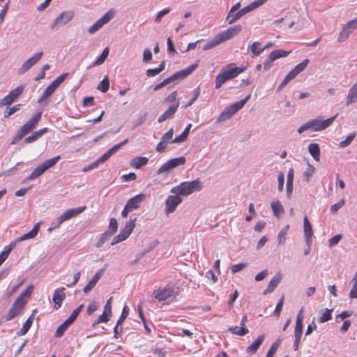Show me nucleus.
<instances>
[{
    "label": "nucleus",
    "instance_id": "nucleus-39",
    "mask_svg": "<svg viewBox=\"0 0 357 357\" xmlns=\"http://www.w3.org/2000/svg\"><path fill=\"white\" fill-rule=\"evenodd\" d=\"M179 106V100H177L176 101V103L174 105H172L169 108L163 113L164 115L167 117V119H171L173 117L174 114L176 113L178 107Z\"/></svg>",
    "mask_w": 357,
    "mask_h": 357
},
{
    "label": "nucleus",
    "instance_id": "nucleus-25",
    "mask_svg": "<svg viewBox=\"0 0 357 357\" xmlns=\"http://www.w3.org/2000/svg\"><path fill=\"white\" fill-rule=\"evenodd\" d=\"M235 114L233 108L231 106L227 107L219 115L217 122H223L227 119H230Z\"/></svg>",
    "mask_w": 357,
    "mask_h": 357
},
{
    "label": "nucleus",
    "instance_id": "nucleus-20",
    "mask_svg": "<svg viewBox=\"0 0 357 357\" xmlns=\"http://www.w3.org/2000/svg\"><path fill=\"white\" fill-rule=\"evenodd\" d=\"M281 280L282 275L280 273H278L269 282V284H268V287L264 289L263 294L266 295L273 292L274 289L278 287Z\"/></svg>",
    "mask_w": 357,
    "mask_h": 357
},
{
    "label": "nucleus",
    "instance_id": "nucleus-29",
    "mask_svg": "<svg viewBox=\"0 0 357 357\" xmlns=\"http://www.w3.org/2000/svg\"><path fill=\"white\" fill-rule=\"evenodd\" d=\"M308 151L312 158L316 160H319L320 149L318 144L311 143L308 145Z\"/></svg>",
    "mask_w": 357,
    "mask_h": 357
},
{
    "label": "nucleus",
    "instance_id": "nucleus-64",
    "mask_svg": "<svg viewBox=\"0 0 357 357\" xmlns=\"http://www.w3.org/2000/svg\"><path fill=\"white\" fill-rule=\"evenodd\" d=\"M342 236L341 234H337L329 239L328 245L330 247L336 245L339 241L342 239Z\"/></svg>",
    "mask_w": 357,
    "mask_h": 357
},
{
    "label": "nucleus",
    "instance_id": "nucleus-34",
    "mask_svg": "<svg viewBox=\"0 0 357 357\" xmlns=\"http://www.w3.org/2000/svg\"><path fill=\"white\" fill-rule=\"evenodd\" d=\"M310 61L309 59H304L301 63L296 65L291 70V72L294 75V76H297L300 73L303 71L305 68L308 65Z\"/></svg>",
    "mask_w": 357,
    "mask_h": 357
},
{
    "label": "nucleus",
    "instance_id": "nucleus-3",
    "mask_svg": "<svg viewBox=\"0 0 357 357\" xmlns=\"http://www.w3.org/2000/svg\"><path fill=\"white\" fill-rule=\"evenodd\" d=\"M61 158L60 155H56L51 159L45 160L43 163L38 165L32 173L27 177V180H34L41 176L47 169L54 166Z\"/></svg>",
    "mask_w": 357,
    "mask_h": 357
},
{
    "label": "nucleus",
    "instance_id": "nucleus-6",
    "mask_svg": "<svg viewBox=\"0 0 357 357\" xmlns=\"http://www.w3.org/2000/svg\"><path fill=\"white\" fill-rule=\"evenodd\" d=\"M186 160L183 156L172 158L165 162L157 171V174L167 175L172 169L185 164Z\"/></svg>",
    "mask_w": 357,
    "mask_h": 357
},
{
    "label": "nucleus",
    "instance_id": "nucleus-59",
    "mask_svg": "<svg viewBox=\"0 0 357 357\" xmlns=\"http://www.w3.org/2000/svg\"><path fill=\"white\" fill-rule=\"evenodd\" d=\"M284 299V296H282V298H280V300L277 303L276 307L274 310V314L278 317H280L281 311L282 310Z\"/></svg>",
    "mask_w": 357,
    "mask_h": 357
},
{
    "label": "nucleus",
    "instance_id": "nucleus-23",
    "mask_svg": "<svg viewBox=\"0 0 357 357\" xmlns=\"http://www.w3.org/2000/svg\"><path fill=\"white\" fill-rule=\"evenodd\" d=\"M355 102H357V82L349 89L346 97L345 104L347 106H349Z\"/></svg>",
    "mask_w": 357,
    "mask_h": 357
},
{
    "label": "nucleus",
    "instance_id": "nucleus-52",
    "mask_svg": "<svg viewBox=\"0 0 357 357\" xmlns=\"http://www.w3.org/2000/svg\"><path fill=\"white\" fill-rule=\"evenodd\" d=\"M128 142V139H126L125 140H123L121 143H119V144L114 145V146H112L111 149H109L107 151H108V154L109 153L111 155H112L116 152H117L118 150H119L123 146L126 145Z\"/></svg>",
    "mask_w": 357,
    "mask_h": 357
},
{
    "label": "nucleus",
    "instance_id": "nucleus-5",
    "mask_svg": "<svg viewBox=\"0 0 357 357\" xmlns=\"http://www.w3.org/2000/svg\"><path fill=\"white\" fill-rule=\"evenodd\" d=\"M197 66L198 65L197 63H194L185 69L175 73L172 76L164 79L161 82L162 86H165L172 82L183 80L189 75H190L197 68Z\"/></svg>",
    "mask_w": 357,
    "mask_h": 357
},
{
    "label": "nucleus",
    "instance_id": "nucleus-48",
    "mask_svg": "<svg viewBox=\"0 0 357 357\" xmlns=\"http://www.w3.org/2000/svg\"><path fill=\"white\" fill-rule=\"evenodd\" d=\"M33 288V285H29L24 291L22 292V294L17 298H21L20 301L26 303L27 301L24 300V298H28L31 296Z\"/></svg>",
    "mask_w": 357,
    "mask_h": 357
},
{
    "label": "nucleus",
    "instance_id": "nucleus-32",
    "mask_svg": "<svg viewBox=\"0 0 357 357\" xmlns=\"http://www.w3.org/2000/svg\"><path fill=\"white\" fill-rule=\"evenodd\" d=\"M228 331L232 334L244 336L247 333H248V329L246 327L241 326L238 328V326H229L228 328Z\"/></svg>",
    "mask_w": 357,
    "mask_h": 357
},
{
    "label": "nucleus",
    "instance_id": "nucleus-37",
    "mask_svg": "<svg viewBox=\"0 0 357 357\" xmlns=\"http://www.w3.org/2000/svg\"><path fill=\"white\" fill-rule=\"evenodd\" d=\"M65 287H60L55 290L52 298L53 302H63L66 298V294L63 293Z\"/></svg>",
    "mask_w": 357,
    "mask_h": 357
},
{
    "label": "nucleus",
    "instance_id": "nucleus-44",
    "mask_svg": "<svg viewBox=\"0 0 357 357\" xmlns=\"http://www.w3.org/2000/svg\"><path fill=\"white\" fill-rule=\"evenodd\" d=\"M20 107H21L20 104L15 105L10 108L7 107L3 112V117L8 118L11 115H13L15 112L19 111L20 109Z\"/></svg>",
    "mask_w": 357,
    "mask_h": 357
},
{
    "label": "nucleus",
    "instance_id": "nucleus-56",
    "mask_svg": "<svg viewBox=\"0 0 357 357\" xmlns=\"http://www.w3.org/2000/svg\"><path fill=\"white\" fill-rule=\"evenodd\" d=\"M109 228L110 229L109 235L114 234L118 229V222L114 218H112L109 220Z\"/></svg>",
    "mask_w": 357,
    "mask_h": 357
},
{
    "label": "nucleus",
    "instance_id": "nucleus-46",
    "mask_svg": "<svg viewBox=\"0 0 357 357\" xmlns=\"http://www.w3.org/2000/svg\"><path fill=\"white\" fill-rule=\"evenodd\" d=\"M333 310L326 309L323 313L321 314V317L319 318V323H325L329 320L331 319V314H332Z\"/></svg>",
    "mask_w": 357,
    "mask_h": 357
},
{
    "label": "nucleus",
    "instance_id": "nucleus-1",
    "mask_svg": "<svg viewBox=\"0 0 357 357\" xmlns=\"http://www.w3.org/2000/svg\"><path fill=\"white\" fill-rule=\"evenodd\" d=\"M203 183L200 178H197L192 181H184L178 185L173 187L170 192L173 195H169L165 200V213L169 215L175 211L176 207L182 203L183 199L181 197L190 195L195 192L201 191L203 188Z\"/></svg>",
    "mask_w": 357,
    "mask_h": 357
},
{
    "label": "nucleus",
    "instance_id": "nucleus-21",
    "mask_svg": "<svg viewBox=\"0 0 357 357\" xmlns=\"http://www.w3.org/2000/svg\"><path fill=\"white\" fill-rule=\"evenodd\" d=\"M265 337V334H261L259 335L258 337L255 340V341L252 342L249 347H247L246 353L250 355L255 354L259 348L260 345L264 342Z\"/></svg>",
    "mask_w": 357,
    "mask_h": 357
},
{
    "label": "nucleus",
    "instance_id": "nucleus-14",
    "mask_svg": "<svg viewBox=\"0 0 357 357\" xmlns=\"http://www.w3.org/2000/svg\"><path fill=\"white\" fill-rule=\"evenodd\" d=\"M357 29V18L348 22L342 28L338 37V41L347 39L354 29Z\"/></svg>",
    "mask_w": 357,
    "mask_h": 357
},
{
    "label": "nucleus",
    "instance_id": "nucleus-11",
    "mask_svg": "<svg viewBox=\"0 0 357 357\" xmlns=\"http://www.w3.org/2000/svg\"><path fill=\"white\" fill-rule=\"evenodd\" d=\"M21 298H17L13 303L11 308L9 310L8 314L6 316V321H10L13 319L15 317L19 315L24 307L26 305V302L20 301Z\"/></svg>",
    "mask_w": 357,
    "mask_h": 357
},
{
    "label": "nucleus",
    "instance_id": "nucleus-43",
    "mask_svg": "<svg viewBox=\"0 0 357 357\" xmlns=\"http://www.w3.org/2000/svg\"><path fill=\"white\" fill-rule=\"evenodd\" d=\"M109 87V80L107 76H105L103 79L100 82L98 86V89L101 91L103 93H105L108 91Z\"/></svg>",
    "mask_w": 357,
    "mask_h": 357
},
{
    "label": "nucleus",
    "instance_id": "nucleus-42",
    "mask_svg": "<svg viewBox=\"0 0 357 357\" xmlns=\"http://www.w3.org/2000/svg\"><path fill=\"white\" fill-rule=\"evenodd\" d=\"M281 343L280 339H277L271 345L270 349L266 354V357H273L274 354L276 353L280 344Z\"/></svg>",
    "mask_w": 357,
    "mask_h": 357
},
{
    "label": "nucleus",
    "instance_id": "nucleus-7",
    "mask_svg": "<svg viewBox=\"0 0 357 357\" xmlns=\"http://www.w3.org/2000/svg\"><path fill=\"white\" fill-rule=\"evenodd\" d=\"M25 85L21 84L17 88L10 91V93L0 100V107L8 106L14 102L17 98H20L23 93Z\"/></svg>",
    "mask_w": 357,
    "mask_h": 357
},
{
    "label": "nucleus",
    "instance_id": "nucleus-47",
    "mask_svg": "<svg viewBox=\"0 0 357 357\" xmlns=\"http://www.w3.org/2000/svg\"><path fill=\"white\" fill-rule=\"evenodd\" d=\"M356 135V132H353V133L349 134L344 140L340 142V144H339L340 148H345V147L348 146L352 142V141L355 138Z\"/></svg>",
    "mask_w": 357,
    "mask_h": 357
},
{
    "label": "nucleus",
    "instance_id": "nucleus-40",
    "mask_svg": "<svg viewBox=\"0 0 357 357\" xmlns=\"http://www.w3.org/2000/svg\"><path fill=\"white\" fill-rule=\"evenodd\" d=\"M109 49L106 47L104 49L98 59L93 63V66H99L102 64L109 55Z\"/></svg>",
    "mask_w": 357,
    "mask_h": 357
},
{
    "label": "nucleus",
    "instance_id": "nucleus-50",
    "mask_svg": "<svg viewBox=\"0 0 357 357\" xmlns=\"http://www.w3.org/2000/svg\"><path fill=\"white\" fill-rule=\"evenodd\" d=\"M216 40H218L220 44L222 42H225L227 40L231 38V36L229 34L227 30L223 31L215 36Z\"/></svg>",
    "mask_w": 357,
    "mask_h": 357
},
{
    "label": "nucleus",
    "instance_id": "nucleus-16",
    "mask_svg": "<svg viewBox=\"0 0 357 357\" xmlns=\"http://www.w3.org/2000/svg\"><path fill=\"white\" fill-rule=\"evenodd\" d=\"M42 112H39L33 115L24 125L20 128V130L26 135L36 128L38 121L40 120Z\"/></svg>",
    "mask_w": 357,
    "mask_h": 357
},
{
    "label": "nucleus",
    "instance_id": "nucleus-49",
    "mask_svg": "<svg viewBox=\"0 0 357 357\" xmlns=\"http://www.w3.org/2000/svg\"><path fill=\"white\" fill-rule=\"evenodd\" d=\"M216 40H218L220 44L222 42H225L227 40L231 38V36L229 34L227 30L223 31L215 36Z\"/></svg>",
    "mask_w": 357,
    "mask_h": 357
},
{
    "label": "nucleus",
    "instance_id": "nucleus-57",
    "mask_svg": "<svg viewBox=\"0 0 357 357\" xmlns=\"http://www.w3.org/2000/svg\"><path fill=\"white\" fill-rule=\"evenodd\" d=\"M109 318H110L109 317H108L107 315L102 313V314L99 316L98 317V319L92 324V326L94 328L100 323H102V322L107 323L109 321Z\"/></svg>",
    "mask_w": 357,
    "mask_h": 357
},
{
    "label": "nucleus",
    "instance_id": "nucleus-58",
    "mask_svg": "<svg viewBox=\"0 0 357 357\" xmlns=\"http://www.w3.org/2000/svg\"><path fill=\"white\" fill-rule=\"evenodd\" d=\"M259 45V42H254L250 47V52L253 53L255 56H259L264 52V49H257V47Z\"/></svg>",
    "mask_w": 357,
    "mask_h": 357
},
{
    "label": "nucleus",
    "instance_id": "nucleus-9",
    "mask_svg": "<svg viewBox=\"0 0 357 357\" xmlns=\"http://www.w3.org/2000/svg\"><path fill=\"white\" fill-rule=\"evenodd\" d=\"M74 15L75 13L73 10L62 12L52 23L51 29L55 30L58 26L66 25L73 20Z\"/></svg>",
    "mask_w": 357,
    "mask_h": 357
},
{
    "label": "nucleus",
    "instance_id": "nucleus-61",
    "mask_svg": "<svg viewBox=\"0 0 357 357\" xmlns=\"http://www.w3.org/2000/svg\"><path fill=\"white\" fill-rule=\"evenodd\" d=\"M219 44L220 43H219L218 40H216V38L215 36L211 41L208 42L207 43H206L204 45L203 50H211Z\"/></svg>",
    "mask_w": 357,
    "mask_h": 357
},
{
    "label": "nucleus",
    "instance_id": "nucleus-10",
    "mask_svg": "<svg viewBox=\"0 0 357 357\" xmlns=\"http://www.w3.org/2000/svg\"><path fill=\"white\" fill-rule=\"evenodd\" d=\"M337 115V114L326 120H320L317 119H312L308 121L310 128L316 132L325 130L332 124Z\"/></svg>",
    "mask_w": 357,
    "mask_h": 357
},
{
    "label": "nucleus",
    "instance_id": "nucleus-13",
    "mask_svg": "<svg viewBox=\"0 0 357 357\" xmlns=\"http://www.w3.org/2000/svg\"><path fill=\"white\" fill-rule=\"evenodd\" d=\"M114 16V12L109 10L100 19L89 29V33L93 34L98 31L103 25L109 22Z\"/></svg>",
    "mask_w": 357,
    "mask_h": 357
},
{
    "label": "nucleus",
    "instance_id": "nucleus-55",
    "mask_svg": "<svg viewBox=\"0 0 357 357\" xmlns=\"http://www.w3.org/2000/svg\"><path fill=\"white\" fill-rule=\"evenodd\" d=\"M129 314V307L127 305H125L123 308L122 313L117 321V325H121L124 320L127 318Z\"/></svg>",
    "mask_w": 357,
    "mask_h": 357
},
{
    "label": "nucleus",
    "instance_id": "nucleus-62",
    "mask_svg": "<svg viewBox=\"0 0 357 357\" xmlns=\"http://www.w3.org/2000/svg\"><path fill=\"white\" fill-rule=\"evenodd\" d=\"M199 94H200V89L199 88L195 89L194 91L193 97L192 98H190V100L185 105H184L183 107L186 108V107L192 105L193 104V102L197 100Z\"/></svg>",
    "mask_w": 357,
    "mask_h": 357
},
{
    "label": "nucleus",
    "instance_id": "nucleus-35",
    "mask_svg": "<svg viewBox=\"0 0 357 357\" xmlns=\"http://www.w3.org/2000/svg\"><path fill=\"white\" fill-rule=\"evenodd\" d=\"M289 229V225H287L278 233V236H277V241H278V243L279 245L284 244L285 241H286V236L288 233Z\"/></svg>",
    "mask_w": 357,
    "mask_h": 357
},
{
    "label": "nucleus",
    "instance_id": "nucleus-54",
    "mask_svg": "<svg viewBox=\"0 0 357 357\" xmlns=\"http://www.w3.org/2000/svg\"><path fill=\"white\" fill-rule=\"evenodd\" d=\"M344 204H345L344 199H341L338 202L333 204L331 206V208H330L331 213L333 214L336 213L337 212V211L344 205Z\"/></svg>",
    "mask_w": 357,
    "mask_h": 357
},
{
    "label": "nucleus",
    "instance_id": "nucleus-8",
    "mask_svg": "<svg viewBox=\"0 0 357 357\" xmlns=\"http://www.w3.org/2000/svg\"><path fill=\"white\" fill-rule=\"evenodd\" d=\"M291 51H285L282 50H276L271 52L268 56L265 59L264 62V70H269L272 66L274 61L287 56Z\"/></svg>",
    "mask_w": 357,
    "mask_h": 357
},
{
    "label": "nucleus",
    "instance_id": "nucleus-30",
    "mask_svg": "<svg viewBox=\"0 0 357 357\" xmlns=\"http://www.w3.org/2000/svg\"><path fill=\"white\" fill-rule=\"evenodd\" d=\"M39 225H40V222H38L36 223L33 228L29 232H27L26 234H24V235H22L20 238H19V241H25V240H27V239H31V238H33L34 237L36 236V235L38 234V232L39 231Z\"/></svg>",
    "mask_w": 357,
    "mask_h": 357
},
{
    "label": "nucleus",
    "instance_id": "nucleus-45",
    "mask_svg": "<svg viewBox=\"0 0 357 357\" xmlns=\"http://www.w3.org/2000/svg\"><path fill=\"white\" fill-rule=\"evenodd\" d=\"M83 307H84V304H81L80 305H79L76 309H75L73 311V312L69 316V317L67 319V320L70 323L73 324L75 321L77 317H78L79 314L80 313V312L82 311Z\"/></svg>",
    "mask_w": 357,
    "mask_h": 357
},
{
    "label": "nucleus",
    "instance_id": "nucleus-33",
    "mask_svg": "<svg viewBox=\"0 0 357 357\" xmlns=\"http://www.w3.org/2000/svg\"><path fill=\"white\" fill-rule=\"evenodd\" d=\"M228 331L232 334L244 336L247 333H248V329L246 327L241 326L238 328V326H229L228 328Z\"/></svg>",
    "mask_w": 357,
    "mask_h": 357
},
{
    "label": "nucleus",
    "instance_id": "nucleus-36",
    "mask_svg": "<svg viewBox=\"0 0 357 357\" xmlns=\"http://www.w3.org/2000/svg\"><path fill=\"white\" fill-rule=\"evenodd\" d=\"M72 324L70 323L67 319L61 325L59 326L57 328L56 333H55V337H60L63 335L68 328Z\"/></svg>",
    "mask_w": 357,
    "mask_h": 357
},
{
    "label": "nucleus",
    "instance_id": "nucleus-28",
    "mask_svg": "<svg viewBox=\"0 0 357 357\" xmlns=\"http://www.w3.org/2000/svg\"><path fill=\"white\" fill-rule=\"evenodd\" d=\"M271 207L273 212V214L276 217H280L282 213H284V208L279 200H273L271 203Z\"/></svg>",
    "mask_w": 357,
    "mask_h": 357
},
{
    "label": "nucleus",
    "instance_id": "nucleus-22",
    "mask_svg": "<svg viewBox=\"0 0 357 357\" xmlns=\"http://www.w3.org/2000/svg\"><path fill=\"white\" fill-rule=\"evenodd\" d=\"M105 271V268L99 270L92 278V279L86 284V285L84 287L83 291L84 293H87L90 291L98 282L101 276L102 275Z\"/></svg>",
    "mask_w": 357,
    "mask_h": 357
},
{
    "label": "nucleus",
    "instance_id": "nucleus-38",
    "mask_svg": "<svg viewBox=\"0 0 357 357\" xmlns=\"http://www.w3.org/2000/svg\"><path fill=\"white\" fill-rule=\"evenodd\" d=\"M251 97V94L248 95L246 97H245L243 99L241 100L238 102H236L231 105V108H233V110L234 112H237L238 110H240L241 108L243 107V106L245 105V103L250 100Z\"/></svg>",
    "mask_w": 357,
    "mask_h": 357
},
{
    "label": "nucleus",
    "instance_id": "nucleus-19",
    "mask_svg": "<svg viewBox=\"0 0 357 357\" xmlns=\"http://www.w3.org/2000/svg\"><path fill=\"white\" fill-rule=\"evenodd\" d=\"M144 194L137 195L132 198H130L126 205L129 207V208L132 211L133 209H136L139 207L140 204L145 199Z\"/></svg>",
    "mask_w": 357,
    "mask_h": 357
},
{
    "label": "nucleus",
    "instance_id": "nucleus-51",
    "mask_svg": "<svg viewBox=\"0 0 357 357\" xmlns=\"http://www.w3.org/2000/svg\"><path fill=\"white\" fill-rule=\"evenodd\" d=\"M54 90L50 87L49 85L44 91L42 96L38 99V102L39 103L43 102L45 100H46L48 97H50L53 93Z\"/></svg>",
    "mask_w": 357,
    "mask_h": 357
},
{
    "label": "nucleus",
    "instance_id": "nucleus-18",
    "mask_svg": "<svg viewBox=\"0 0 357 357\" xmlns=\"http://www.w3.org/2000/svg\"><path fill=\"white\" fill-rule=\"evenodd\" d=\"M303 230L305 238V243L307 245L310 246L312 244V237L313 235V231L312 225L307 216L304 217L303 219Z\"/></svg>",
    "mask_w": 357,
    "mask_h": 357
},
{
    "label": "nucleus",
    "instance_id": "nucleus-60",
    "mask_svg": "<svg viewBox=\"0 0 357 357\" xmlns=\"http://www.w3.org/2000/svg\"><path fill=\"white\" fill-rule=\"evenodd\" d=\"M248 266L247 263H240L237 264H234L231 266V270L233 273H236L239 272Z\"/></svg>",
    "mask_w": 357,
    "mask_h": 357
},
{
    "label": "nucleus",
    "instance_id": "nucleus-63",
    "mask_svg": "<svg viewBox=\"0 0 357 357\" xmlns=\"http://www.w3.org/2000/svg\"><path fill=\"white\" fill-rule=\"evenodd\" d=\"M170 11L171 9L169 8H167L158 13L155 19V22L159 23L161 21L162 17L164 15H167Z\"/></svg>",
    "mask_w": 357,
    "mask_h": 357
},
{
    "label": "nucleus",
    "instance_id": "nucleus-53",
    "mask_svg": "<svg viewBox=\"0 0 357 357\" xmlns=\"http://www.w3.org/2000/svg\"><path fill=\"white\" fill-rule=\"evenodd\" d=\"M242 29L241 25H235L234 26H231L227 29L229 34L231 36V38L234 36L238 35Z\"/></svg>",
    "mask_w": 357,
    "mask_h": 357
},
{
    "label": "nucleus",
    "instance_id": "nucleus-41",
    "mask_svg": "<svg viewBox=\"0 0 357 357\" xmlns=\"http://www.w3.org/2000/svg\"><path fill=\"white\" fill-rule=\"evenodd\" d=\"M241 17H242L238 11L231 13H230V11H229L227 16L226 17V20L229 24H232Z\"/></svg>",
    "mask_w": 357,
    "mask_h": 357
},
{
    "label": "nucleus",
    "instance_id": "nucleus-27",
    "mask_svg": "<svg viewBox=\"0 0 357 357\" xmlns=\"http://www.w3.org/2000/svg\"><path fill=\"white\" fill-rule=\"evenodd\" d=\"M47 132V128H45L36 132H34L31 135L27 137L24 139V143L29 144L36 141L39 137Z\"/></svg>",
    "mask_w": 357,
    "mask_h": 357
},
{
    "label": "nucleus",
    "instance_id": "nucleus-15",
    "mask_svg": "<svg viewBox=\"0 0 357 357\" xmlns=\"http://www.w3.org/2000/svg\"><path fill=\"white\" fill-rule=\"evenodd\" d=\"M43 52H39L34 54L33 56L25 61L20 68L19 69L20 74H24L28 71L32 66H33L43 56Z\"/></svg>",
    "mask_w": 357,
    "mask_h": 357
},
{
    "label": "nucleus",
    "instance_id": "nucleus-31",
    "mask_svg": "<svg viewBox=\"0 0 357 357\" xmlns=\"http://www.w3.org/2000/svg\"><path fill=\"white\" fill-rule=\"evenodd\" d=\"M33 320V314H31L24 322V324L22 326V328L20 331L17 333V335L18 336H22L24 335L30 329Z\"/></svg>",
    "mask_w": 357,
    "mask_h": 357
},
{
    "label": "nucleus",
    "instance_id": "nucleus-12",
    "mask_svg": "<svg viewBox=\"0 0 357 357\" xmlns=\"http://www.w3.org/2000/svg\"><path fill=\"white\" fill-rule=\"evenodd\" d=\"M153 294L159 302H163L171 297H175L176 296V291L172 288L167 287L155 291Z\"/></svg>",
    "mask_w": 357,
    "mask_h": 357
},
{
    "label": "nucleus",
    "instance_id": "nucleus-24",
    "mask_svg": "<svg viewBox=\"0 0 357 357\" xmlns=\"http://www.w3.org/2000/svg\"><path fill=\"white\" fill-rule=\"evenodd\" d=\"M149 159L144 156L136 157L130 160V165L135 169H139L147 165Z\"/></svg>",
    "mask_w": 357,
    "mask_h": 357
},
{
    "label": "nucleus",
    "instance_id": "nucleus-26",
    "mask_svg": "<svg viewBox=\"0 0 357 357\" xmlns=\"http://www.w3.org/2000/svg\"><path fill=\"white\" fill-rule=\"evenodd\" d=\"M135 222H136V218L126 223L125 227L120 232L126 239L130 235V234L133 231V229L135 227Z\"/></svg>",
    "mask_w": 357,
    "mask_h": 357
},
{
    "label": "nucleus",
    "instance_id": "nucleus-4",
    "mask_svg": "<svg viewBox=\"0 0 357 357\" xmlns=\"http://www.w3.org/2000/svg\"><path fill=\"white\" fill-rule=\"evenodd\" d=\"M197 66L198 65L197 63H194L185 69L175 73L172 76L164 79L161 82L162 86H165L172 82L183 80L189 75H190L197 68Z\"/></svg>",
    "mask_w": 357,
    "mask_h": 357
},
{
    "label": "nucleus",
    "instance_id": "nucleus-2",
    "mask_svg": "<svg viewBox=\"0 0 357 357\" xmlns=\"http://www.w3.org/2000/svg\"><path fill=\"white\" fill-rule=\"evenodd\" d=\"M245 70V67H234V64H230L227 69L222 70V71L216 77L215 88L220 89L225 82L233 78H235Z\"/></svg>",
    "mask_w": 357,
    "mask_h": 357
},
{
    "label": "nucleus",
    "instance_id": "nucleus-17",
    "mask_svg": "<svg viewBox=\"0 0 357 357\" xmlns=\"http://www.w3.org/2000/svg\"><path fill=\"white\" fill-rule=\"evenodd\" d=\"M86 209V206L77 207L71 209H68L63 213L60 216L61 221L65 222L74 217L77 216L79 214L82 213Z\"/></svg>",
    "mask_w": 357,
    "mask_h": 357
}]
</instances>
